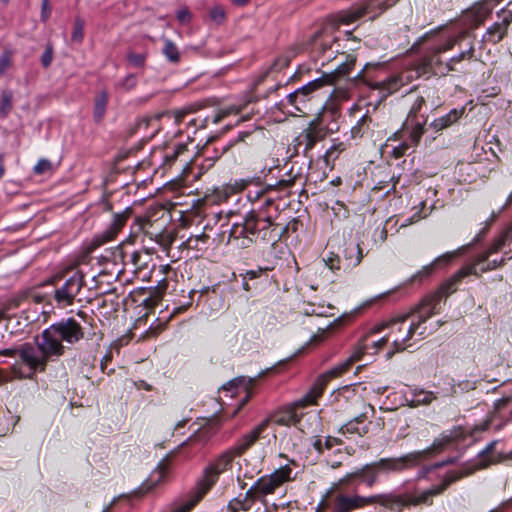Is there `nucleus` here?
Wrapping results in <instances>:
<instances>
[{
	"label": "nucleus",
	"mask_w": 512,
	"mask_h": 512,
	"mask_svg": "<svg viewBox=\"0 0 512 512\" xmlns=\"http://www.w3.org/2000/svg\"><path fill=\"white\" fill-rule=\"evenodd\" d=\"M326 137V131L318 119H314L309 126L295 139L298 148L303 147V154L309 157V152L315 145Z\"/></svg>",
	"instance_id": "nucleus-16"
},
{
	"label": "nucleus",
	"mask_w": 512,
	"mask_h": 512,
	"mask_svg": "<svg viewBox=\"0 0 512 512\" xmlns=\"http://www.w3.org/2000/svg\"><path fill=\"white\" fill-rule=\"evenodd\" d=\"M198 108V105L191 104L175 111H168L162 115V118L179 126L187 116L196 112Z\"/></svg>",
	"instance_id": "nucleus-32"
},
{
	"label": "nucleus",
	"mask_w": 512,
	"mask_h": 512,
	"mask_svg": "<svg viewBox=\"0 0 512 512\" xmlns=\"http://www.w3.org/2000/svg\"><path fill=\"white\" fill-rule=\"evenodd\" d=\"M328 380L323 376L319 375L315 382L312 384L309 391L300 399L295 401V405L298 407L306 408L310 405L316 404L317 400L322 396Z\"/></svg>",
	"instance_id": "nucleus-20"
},
{
	"label": "nucleus",
	"mask_w": 512,
	"mask_h": 512,
	"mask_svg": "<svg viewBox=\"0 0 512 512\" xmlns=\"http://www.w3.org/2000/svg\"><path fill=\"white\" fill-rule=\"evenodd\" d=\"M499 509H501V510L512 509V497L509 500L502 502Z\"/></svg>",
	"instance_id": "nucleus-64"
},
{
	"label": "nucleus",
	"mask_w": 512,
	"mask_h": 512,
	"mask_svg": "<svg viewBox=\"0 0 512 512\" xmlns=\"http://www.w3.org/2000/svg\"><path fill=\"white\" fill-rule=\"evenodd\" d=\"M498 4L496 0H480L475 2L462 13L459 20L462 26L460 30H465L467 36L469 30L478 28L490 17L494 7Z\"/></svg>",
	"instance_id": "nucleus-14"
},
{
	"label": "nucleus",
	"mask_w": 512,
	"mask_h": 512,
	"mask_svg": "<svg viewBox=\"0 0 512 512\" xmlns=\"http://www.w3.org/2000/svg\"><path fill=\"white\" fill-rule=\"evenodd\" d=\"M53 60V49L52 47H47L44 53L41 56V63L42 65L47 68L50 66L51 62Z\"/></svg>",
	"instance_id": "nucleus-53"
},
{
	"label": "nucleus",
	"mask_w": 512,
	"mask_h": 512,
	"mask_svg": "<svg viewBox=\"0 0 512 512\" xmlns=\"http://www.w3.org/2000/svg\"><path fill=\"white\" fill-rule=\"evenodd\" d=\"M167 287H168V282L166 279H162L161 281H159V283L156 287L158 295H162L166 291Z\"/></svg>",
	"instance_id": "nucleus-58"
},
{
	"label": "nucleus",
	"mask_w": 512,
	"mask_h": 512,
	"mask_svg": "<svg viewBox=\"0 0 512 512\" xmlns=\"http://www.w3.org/2000/svg\"><path fill=\"white\" fill-rule=\"evenodd\" d=\"M272 186H255L248 189L247 198L252 208L242 222L234 223L229 230V243L246 248L258 240L276 241L273 235L276 228L275 220L279 216V206L273 196Z\"/></svg>",
	"instance_id": "nucleus-3"
},
{
	"label": "nucleus",
	"mask_w": 512,
	"mask_h": 512,
	"mask_svg": "<svg viewBox=\"0 0 512 512\" xmlns=\"http://www.w3.org/2000/svg\"><path fill=\"white\" fill-rule=\"evenodd\" d=\"M403 397L404 402L410 407L428 405L436 399V396L433 392L412 387H407L403 391Z\"/></svg>",
	"instance_id": "nucleus-21"
},
{
	"label": "nucleus",
	"mask_w": 512,
	"mask_h": 512,
	"mask_svg": "<svg viewBox=\"0 0 512 512\" xmlns=\"http://www.w3.org/2000/svg\"><path fill=\"white\" fill-rule=\"evenodd\" d=\"M55 286L53 298L59 307H67L77 299L85 285V274L80 270H70L53 278Z\"/></svg>",
	"instance_id": "nucleus-12"
},
{
	"label": "nucleus",
	"mask_w": 512,
	"mask_h": 512,
	"mask_svg": "<svg viewBox=\"0 0 512 512\" xmlns=\"http://www.w3.org/2000/svg\"><path fill=\"white\" fill-rule=\"evenodd\" d=\"M361 308H356L352 313L350 314H343L342 316L338 317L335 322L336 323H341L344 319L346 318H351L355 313H358L360 311Z\"/></svg>",
	"instance_id": "nucleus-61"
},
{
	"label": "nucleus",
	"mask_w": 512,
	"mask_h": 512,
	"mask_svg": "<svg viewBox=\"0 0 512 512\" xmlns=\"http://www.w3.org/2000/svg\"><path fill=\"white\" fill-rule=\"evenodd\" d=\"M512 202V195L509 197L507 204ZM512 242V225L505 230L492 245L482 253H480L472 263L463 266L449 279L441 284V286L433 293L427 295L420 302V318L428 320L434 314L439 313L440 303L445 300L450 294L454 293L461 281L469 276H478L481 273L495 269L505 262V258H493L491 256L495 253L501 252L507 244Z\"/></svg>",
	"instance_id": "nucleus-4"
},
{
	"label": "nucleus",
	"mask_w": 512,
	"mask_h": 512,
	"mask_svg": "<svg viewBox=\"0 0 512 512\" xmlns=\"http://www.w3.org/2000/svg\"><path fill=\"white\" fill-rule=\"evenodd\" d=\"M136 386L138 389H144L146 391L152 390V386L150 384H148L147 382H145L144 380H141L138 383H136Z\"/></svg>",
	"instance_id": "nucleus-63"
},
{
	"label": "nucleus",
	"mask_w": 512,
	"mask_h": 512,
	"mask_svg": "<svg viewBox=\"0 0 512 512\" xmlns=\"http://www.w3.org/2000/svg\"><path fill=\"white\" fill-rule=\"evenodd\" d=\"M465 38V30L439 29L427 32L414 44L419 47L421 52L418 61L413 66L389 76L382 82L381 88L392 94L414 79L426 74L446 76L449 72L456 71L457 64L473 58L474 44L470 43L466 50L460 51L447 61H443L441 56L451 51Z\"/></svg>",
	"instance_id": "nucleus-2"
},
{
	"label": "nucleus",
	"mask_w": 512,
	"mask_h": 512,
	"mask_svg": "<svg viewBox=\"0 0 512 512\" xmlns=\"http://www.w3.org/2000/svg\"><path fill=\"white\" fill-rule=\"evenodd\" d=\"M463 114V109H452L446 115L441 116L430 123L435 131H441L455 123Z\"/></svg>",
	"instance_id": "nucleus-34"
},
{
	"label": "nucleus",
	"mask_w": 512,
	"mask_h": 512,
	"mask_svg": "<svg viewBox=\"0 0 512 512\" xmlns=\"http://www.w3.org/2000/svg\"><path fill=\"white\" fill-rule=\"evenodd\" d=\"M185 150V145H178L171 154L167 153L165 158L168 162L174 161L179 154H181Z\"/></svg>",
	"instance_id": "nucleus-55"
},
{
	"label": "nucleus",
	"mask_w": 512,
	"mask_h": 512,
	"mask_svg": "<svg viewBox=\"0 0 512 512\" xmlns=\"http://www.w3.org/2000/svg\"><path fill=\"white\" fill-rule=\"evenodd\" d=\"M164 56L171 63H178L180 60V53L177 46L169 39L164 41V47L162 50Z\"/></svg>",
	"instance_id": "nucleus-40"
},
{
	"label": "nucleus",
	"mask_w": 512,
	"mask_h": 512,
	"mask_svg": "<svg viewBox=\"0 0 512 512\" xmlns=\"http://www.w3.org/2000/svg\"><path fill=\"white\" fill-rule=\"evenodd\" d=\"M371 328L370 331L359 341V343L356 346H360L361 344H367V347L364 349V354L368 352V349L371 347L374 349L373 353H376L379 349H381L387 342L391 340L388 332L385 333L383 336H381L378 339H372L374 335H377L378 333H374Z\"/></svg>",
	"instance_id": "nucleus-33"
},
{
	"label": "nucleus",
	"mask_w": 512,
	"mask_h": 512,
	"mask_svg": "<svg viewBox=\"0 0 512 512\" xmlns=\"http://www.w3.org/2000/svg\"><path fill=\"white\" fill-rule=\"evenodd\" d=\"M327 269L332 273H337L341 270V260L337 254L328 252L311 267V271H314V273L319 272L320 274H324Z\"/></svg>",
	"instance_id": "nucleus-24"
},
{
	"label": "nucleus",
	"mask_w": 512,
	"mask_h": 512,
	"mask_svg": "<svg viewBox=\"0 0 512 512\" xmlns=\"http://www.w3.org/2000/svg\"><path fill=\"white\" fill-rule=\"evenodd\" d=\"M324 334H325V330H323V331L321 332V334L313 335V336L310 338L309 343H311V344H318V343L322 342V341L324 340Z\"/></svg>",
	"instance_id": "nucleus-59"
},
{
	"label": "nucleus",
	"mask_w": 512,
	"mask_h": 512,
	"mask_svg": "<svg viewBox=\"0 0 512 512\" xmlns=\"http://www.w3.org/2000/svg\"><path fill=\"white\" fill-rule=\"evenodd\" d=\"M335 75L333 74H324L321 77L314 79L302 87L298 88L299 93H303L304 96H307L308 100L312 99V94L319 90L320 88L331 85L334 82Z\"/></svg>",
	"instance_id": "nucleus-27"
},
{
	"label": "nucleus",
	"mask_w": 512,
	"mask_h": 512,
	"mask_svg": "<svg viewBox=\"0 0 512 512\" xmlns=\"http://www.w3.org/2000/svg\"><path fill=\"white\" fill-rule=\"evenodd\" d=\"M13 52L5 49L0 55V76H4L12 66Z\"/></svg>",
	"instance_id": "nucleus-44"
},
{
	"label": "nucleus",
	"mask_w": 512,
	"mask_h": 512,
	"mask_svg": "<svg viewBox=\"0 0 512 512\" xmlns=\"http://www.w3.org/2000/svg\"><path fill=\"white\" fill-rule=\"evenodd\" d=\"M1 354L18 358L12 368L20 378H32L36 373L44 371L48 359L53 356L42 348L41 337L37 338V346L25 343L19 348L5 349Z\"/></svg>",
	"instance_id": "nucleus-7"
},
{
	"label": "nucleus",
	"mask_w": 512,
	"mask_h": 512,
	"mask_svg": "<svg viewBox=\"0 0 512 512\" xmlns=\"http://www.w3.org/2000/svg\"><path fill=\"white\" fill-rule=\"evenodd\" d=\"M421 218V216L416 217V214H414L411 218L405 219L403 223H401L400 227H406L416 221H418Z\"/></svg>",
	"instance_id": "nucleus-60"
},
{
	"label": "nucleus",
	"mask_w": 512,
	"mask_h": 512,
	"mask_svg": "<svg viewBox=\"0 0 512 512\" xmlns=\"http://www.w3.org/2000/svg\"><path fill=\"white\" fill-rule=\"evenodd\" d=\"M141 253L138 251H134L131 254H124V262L127 265L129 262L135 267L140 268L142 266L141 263Z\"/></svg>",
	"instance_id": "nucleus-48"
},
{
	"label": "nucleus",
	"mask_w": 512,
	"mask_h": 512,
	"mask_svg": "<svg viewBox=\"0 0 512 512\" xmlns=\"http://www.w3.org/2000/svg\"><path fill=\"white\" fill-rule=\"evenodd\" d=\"M427 320L420 318V303L417 305L411 315H402L392 319L389 322L374 326V333H383L388 330L394 349L387 352V359L391 358L396 352H400L410 347L409 340L418 332L419 339L426 336V328H421Z\"/></svg>",
	"instance_id": "nucleus-6"
},
{
	"label": "nucleus",
	"mask_w": 512,
	"mask_h": 512,
	"mask_svg": "<svg viewBox=\"0 0 512 512\" xmlns=\"http://www.w3.org/2000/svg\"><path fill=\"white\" fill-rule=\"evenodd\" d=\"M171 464L169 456L163 458L156 468L151 472L149 477L142 483V485L133 493L120 495L114 498L108 507H105L102 512H109L111 509H136L137 502L146 493L153 490L157 485L164 483L170 473Z\"/></svg>",
	"instance_id": "nucleus-10"
},
{
	"label": "nucleus",
	"mask_w": 512,
	"mask_h": 512,
	"mask_svg": "<svg viewBox=\"0 0 512 512\" xmlns=\"http://www.w3.org/2000/svg\"><path fill=\"white\" fill-rule=\"evenodd\" d=\"M50 15H51L50 5L49 4H41V14H40L41 20L43 22L48 21V19L50 18Z\"/></svg>",
	"instance_id": "nucleus-57"
},
{
	"label": "nucleus",
	"mask_w": 512,
	"mask_h": 512,
	"mask_svg": "<svg viewBox=\"0 0 512 512\" xmlns=\"http://www.w3.org/2000/svg\"><path fill=\"white\" fill-rule=\"evenodd\" d=\"M335 39L336 38L326 30L319 31L314 35L312 41L313 49L323 55V62L332 59V55L334 53L332 45L335 42Z\"/></svg>",
	"instance_id": "nucleus-22"
},
{
	"label": "nucleus",
	"mask_w": 512,
	"mask_h": 512,
	"mask_svg": "<svg viewBox=\"0 0 512 512\" xmlns=\"http://www.w3.org/2000/svg\"><path fill=\"white\" fill-rule=\"evenodd\" d=\"M208 236L204 233L197 235V236H191L187 239L185 242L186 246L190 249H197L201 250L202 247L199 246V243L205 244L207 241Z\"/></svg>",
	"instance_id": "nucleus-46"
},
{
	"label": "nucleus",
	"mask_w": 512,
	"mask_h": 512,
	"mask_svg": "<svg viewBox=\"0 0 512 512\" xmlns=\"http://www.w3.org/2000/svg\"><path fill=\"white\" fill-rule=\"evenodd\" d=\"M84 26L85 22L82 18L76 17L73 26V32L71 39L73 42L81 43L84 38Z\"/></svg>",
	"instance_id": "nucleus-41"
},
{
	"label": "nucleus",
	"mask_w": 512,
	"mask_h": 512,
	"mask_svg": "<svg viewBox=\"0 0 512 512\" xmlns=\"http://www.w3.org/2000/svg\"><path fill=\"white\" fill-rule=\"evenodd\" d=\"M127 59L134 67H142L146 61V55L130 52L127 56Z\"/></svg>",
	"instance_id": "nucleus-49"
},
{
	"label": "nucleus",
	"mask_w": 512,
	"mask_h": 512,
	"mask_svg": "<svg viewBox=\"0 0 512 512\" xmlns=\"http://www.w3.org/2000/svg\"><path fill=\"white\" fill-rule=\"evenodd\" d=\"M229 506L232 510V512H238L239 510H249L251 507L247 504V503H241L240 501L238 500H235V501H231L229 503Z\"/></svg>",
	"instance_id": "nucleus-54"
},
{
	"label": "nucleus",
	"mask_w": 512,
	"mask_h": 512,
	"mask_svg": "<svg viewBox=\"0 0 512 512\" xmlns=\"http://www.w3.org/2000/svg\"><path fill=\"white\" fill-rule=\"evenodd\" d=\"M308 101L307 96H304L303 93L300 94L299 89H297L286 96L283 105H290L294 107L296 112L304 113Z\"/></svg>",
	"instance_id": "nucleus-36"
},
{
	"label": "nucleus",
	"mask_w": 512,
	"mask_h": 512,
	"mask_svg": "<svg viewBox=\"0 0 512 512\" xmlns=\"http://www.w3.org/2000/svg\"><path fill=\"white\" fill-rule=\"evenodd\" d=\"M337 443L336 438L328 437L324 442V447L326 449H331Z\"/></svg>",
	"instance_id": "nucleus-62"
},
{
	"label": "nucleus",
	"mask_w": 512,
	"mask_h": 512,
	"mask_svg": "<svg viewBox=\"0 0 512 512\" xmlns=\"http://www.w3.org/2000/svg\"><path fill=\"white\" fill-rule=\"evenodd\" d=\"M137 84V78L135 75H127L121 82H119V86L124 88L125 90L133 89Z\"/></svg>",
	"instance_id": "nucleus-51"
},
{
	"label": "nucleus",
	"mask_w": 512,
	"mask_h": 512,
	"mask_svg": "<svg viewBox=\"0 0 512 512\" xmlns=\"http://www.w3.org/2000/svg\"><path fill=\"white\" fill-rule=\"evenodd\" d=\"M367 347V344H361L360 346H355L353 352L351 355L344 360L343 362L335 365L331 369L327 370L325 373H323V376L329 381L332 379L341 377L346 372H348L351 368V366L362 360V357L364 355V349Z\"/></svg>",
	"instance_id": "nucleus-18"
},
{
	"label": "nucleus",
	"mask_w": 512,
	"mask_h": 512,
	"mask_svg": "<svg viewBox=\"0 0 512 512\" xmlns=\"http://www.w3.org/2000/svg\"><path fill=\"white\" fill-rule=\"evenodd\" d=\"M177 19L181 22V23H186L188 22L190 19H191V13L188 11V9L184 8V9H180L178 12H177Z\"/></svg>",
	"instance_id": "nucleus-56"
},
{
	"label": "nucleus",
	"mask_w": 512,
	"mask_h": 512,
	"mask_svg": "<svg viewBox=\"0 0 512 512\" xmlns=\"http://www.w3.org/2000/svg\"><path fill=\"white\" fill-rule=\"evenodd\" d=\"M210 17L213 21L221 23L225 18V12L221 7H214L210 11Z\"/></svg>",
	"instance_id": "nucleus-52"
},
{
	"label": "nucleus",
	"mask_w": 512,
	"mask_h": 512,
	"mask_svg": "<svg viewBox=\"0 0 512 512\" xmlns=\"http://www.w3.org/2000/svg\"><path fill=\"white\" fill-rule=\"evenodd\" d=\"M108 104V94L106 91H101L95 97L93 116L96 122H100L105 113Z\"/></svg>",
	"instance_id": "nucleus-38"
},
{
	"label": "nucleus",
	"mask_w": 512,
	"mask_h": 512,
	"mask_svg": "<svg viewBox=\"0 0 512 512\" xmlns=\"http://www.w3.org/2000/svg\"><path fill=\"white\" fill-rule=\"evenodd\" d=\"M335 75L333 74H324L321 77L314 79L302 87L298 88L299 93H303L304 96H307L308 100L312 99V94L319 90L320 88L331 85L334 82Z\"/></svg>",
	"instance_id": "nucleus-28"
},
{
	"label": "nucleus",
	"mask_w": 512,
	"mask_h": 512,
	"mask_svg": "<svg viewBox=\"0 0 512 512\" xmlns=\"http://www.w3.org/2000/svg\"><path fill=\"white\" fill-rule=\"evenodd\" d=\"M496 15L498 18L497 22L508 29L512 23V12L509 11V9L502 8L496 13Z\"/></svg>",
	"instance_id": "nucleus-47"
},
{
	"label": "nucleus",
	"mask_w": 512,
	"mask_h": 512,
	"mask_svg": "<svg viewBox=\"0 0 512 512\" xmlns=\"http://www.w3.org/2000/svg\"><path fill=\"white\" fill-rule=\"evenodd\" d=\"M496 445L497 441H492L485 449L478 453V458L474 463L457 471H451L441 484L430 489H415L403 493L393 492L370 497H361L346 493L344 486L353 484L357 479L361 480L369 487L377 482L381 472L376 468V462L367 464L363 468L345 475L337 483L333 484L322 499L316 512H321V509H331L333 512H350L372 504H379L390 510L410 509L421 504H431L432 497L442 493L451 483L496 462L498 460V456L494 453Z\"/></svg>",
	"instance_id": "nucleus-1"
},
{
	"label": "nucleus",
	"mask_w": 512,
	"mask_h": 512,
	"mask_svg": "<svg viewBox=\"0 0 512 512\" xmlns=\"http://www.w3.org/2000/svg\"><path fill=\"white\" fill-rule=\"evenodd\" d=\"M365 422L366 415L363 413L344 424L341 427L340 432L342 434H356L359 436L365 435L369 430V426Z\"/></svg>",
	"instance_id": "nucleus-30"
},
{
	"label": "nucleus",
	"mask_w": 512,
	"mask_h": 512,
	"mask_svg": "<svg viewBox=\"0 0 512 512\" xmlns=\"http://www.w3.org/2000/svg\"><path fill=\"white\" fill-rule=\"evenodd\" d=\"M266 373H267V370L261 371L255 377L246 378V377L243 376V377L236 378L234 380H231L229 383L223 385L222 388H223V390L232 391L234 388H238L240 385H243L245 387L246 392H247V395H246L245 399L242 402V405H244L249 400V398L252 395V392L250 390H251L252 386L255 384L256 380L258 378H260V377L265 376Z\"/></svg>",
	"instance_id": "nucleus-25"
},
{
	"label": "nucleus",
	"mask_w": 512,
	"mask_h": 512,
	"mask_svg": "<svg viewBox=\"0 0 512 512\" xmlns=\"http://www.w3.org/2000/svg\"><path fill=\"white\" fill-rule=\"evenodd\" d=\"M13 93L10 90H3L1 92V102H0V115L2 118H6L8 114L11 112L13 107Z\"/></svg>",
	"instance_id": "nucleus-39"
},
{
	"label": "nucleus",
	"mask_w": 512,
	"mask_h": 512,
	"mask_svg": "<svg viewBox=\"0 0 512 512\" xmlns=\"http://www.w3.org/2000/svg\"><path fill=\"white\" fill-rule=\"evenodd\" d=\"M344 270L352 269L360 264L363 258L362 249L358 243L348 242L344 249Z\"/></svg>",
	"instance_id": "nucleus-26"
},
{
	"label": "nucleus",
	"mask_w": 512,
	"mask_h": 512,
	"mask_svg": "<svg viewBox=\"0 0 512 512\" xmlns=\"http://www.w3.org/2000/svg\"><path fill=\"white\" fill-rule=\"evenodd\" d=\"M242 106L239 105H230L227 107L222 108L218 111V113L215 115L213 122L218 123L224 118L228 117L229 115H237L241 112Z\"/></svg>",
	"instance_id": "nucleus-42"
},
{
	"label": "nucleus",
	"mask_w": 512,
	"mask_h": 512,
	"mask_svg": "<svg viewBox=\"0 0 512 512\" xmlns=\"http://www.w3.org/2000/svg\"><path fill=\"white\" fill-rule=\"evenodd\" d=\"M458 436V432L443 435L442 439L435 441L429 450L411 452L397 458H382L376 461V468L380 470L381 474L404 471L419 464L424 456L431 450L437 451L442 449L445 445L454 441Z\"/></svg>",
	"instance_id": "nucleus-11"
},
{
	"label": "nucleus",
	"mask_w": 512,
	"mask_h": 512,
	"mask_svg": "<svg viewBox=\"0 0 512 512\" xmlns=\"http://www.w3.org/2000/svg\"><path fill=\"white\" fill-rule=\"evenodd\" d=\"M238 456L230 449H226L216 456L204 469L202 476L195 487L179 499L178 507L173 512H189L192 510L216 484L219 476L231 470L234 459Z\"/></svg>",
	"instance_id": "nucleus-5"
},
{
	"label": "nucleus",
	"mask_w": 512,
	"mask_h": 512,
	"mask_svg": "<svg viewBox=\"0 0 512 512\" xmlns=\"http://www.w3.org/2000/svg\"><path fill=\"white\" fill-rule=\"evenodd\" d=\"M295 477L292 475L290 464L281 466L270 475L259 478L251 487L249 492L254 491L255 494L268 495L272 494L276 488L280 487L286 482L293 480Z\"/></svg>",
	"instance_id": "nucleus-15"
},
{
	"label": "nucleus",
	"mask_w": 512,
	"mask_h": 512,
	"mask_svg": "<svg viewBox=\"0 0 512 512\" xmlns=\"http://www.w3.org/2000/svg\"><path fill=\"white\" fill-rule=\"evenodd\" d=\"M507 33L508 29L496 21L486 29L482 36V42L495 45L499 43Z\"/></svg>",
	"instance_id": "nucleus-31"
},
{
	"label": "nucleus",
	"mask_w": 512,
	"mask_h": 512,
	"mask_svg": "<svg viewBox=\"0 0 512 512\" xmlns=\"http://www.w3.org/2000/svg\"><path fill=\"white\" fill-rule=\"evenodd\" d=\"M52 169V164L47 159H40L37 164L34 166V173L41 175Z\"/></svg>",
	"instance_id": "nucleus-50"
},
{
	"label": "nucleus",
	"mask_w": 512,
	"mask_h": 512,
	"mask_svg": "<svg viewBox=\"0 0 512 512\" xmlns=\"http://www.w3.org/2000/svg\"><path fill=\"white\" fill-rule=\"evenodd\" d=\"M84 336L81 325L68 318L50 325L41 334V346L46 353L61 356L64 353L63 342L74 344Z\"/></svg>",
	"instance_id": "nucleus-8"
},
{
	"label": "nucleus",
	"mask_w": 512,
	"mask_h": 512,
	"mask_svg": "<svg viewBox=\"0 0 512 512\" xmlns=\"http://www.w3.org/2000/svg\"><path fill=\"white\" fill-rule=\"evenodd\" d=\"M299 409H303V407L296 406L294 402L289 406L276 410L264 420H268V426L271 423L279 426L297 425L302 417V414L298 412Z\"/></svg>",
	"instance_id": "nucleus-17"
},
{
	"label": "nucleus",
	"mask_w": 512,
	"mask_h": 512,
	"mask_svg": "<svg viewBox=\"0 0 512 512\" xmlns=\"http://www.w3.org/2000/svg\"><path fill=\"white\" fill-rule=\"evenodd\" d=\"M397 2L398 0H365L347 11L338 13L335 16V23L348 25L366 15L374 19Z\"/></svg>",
	"instance_id": "nucleus-13"
},
{
	"label": "nucleus",
	"mask_w": 512,
	"mask_h": 512,
	"mask_svg": "<svg viewBox=\"0 0 512 512\" xmlns=\"http://www.w3.org/2000/svg\"><path fill=\"white\" fill-rule=\"evenodd\" d=\"M131 214V208H126L120 213H115L112 222L101 235V243L113 240L117 236V234L122 230V228L126 225L128 219L131 217Z\"/></svg>",
	"instance_id": "nucleus-23"
},
{
	"label": "nucleus",
	"mask_w": 512,
	"mask_h": 512,
	"mask_svg": "<svg viewBox=\"0 0 512 512\" xmlns=\"http://www.w3.org/2000/svg\"><path fill=\"white\" fill-rule=\"evenodd\" d=\"M355 62H356V58L352 55H348L346 57L345 62L338 65V67L335 69V74L337 76L349 75L355 65Z\"/></svg>",
	"instance_id": "nucleus-43"
},
{
	"label": "nucleus",
	"mask_w": 512,
	"mask_h": 512,
	"mask_svg": "<svg viewBox=\"0 0 512 512\" xmlns=\"http://www.w3.org/2000/svg\"><path fill=\"white\" fill-rule=\"evenodd\" d=\"M425 104V99L422 96H418L414 103L412 104L409 113L407 115V118L412 119H422L423 115H419V112L421 111L423 105Z\"/></svg>",
	"instance_id": "nucleus-45"
},
{
	"label": "nucleus",
	"mask_w": 512,
	"mask_h": 512,
	"mask_svg": "<svg viewBox=\"0 0 512 512\" xmlns=\"http://www.w3.org/2000/svg\"><path fill=\"white\" fill-rule=\"evenodd\" d=\"M426 123L425 116H422V119L406 118L401 128L387 138L382 146L384 152L395 159L406 155L410 149L418 146L425 132Z\"/></svg>",
	"instance_id": "nucleus-9"
},
{
	"label": "nucleus",
	"mask_w": 512,
	"mask_h": 512,
	"mask_svg": "<svg viewBox=\"0 0 512 512\" xmlns=\"http://www.w3.org/2000/svg\"><path fill=\"white\" fill-rule=\"evenodd\" d=\"M456 255L455 252H447L437 257L431 264L424 266L412 276V281H421L428 277L436 266L447 265Z\"/></svg>",
	"instance_id": "nucleus-29"
},
{
	"label": "nucleus",
	"mask_w": 512,
	"mask_h": 512,
	"mask_svg": "<svg viewBox=\"0 0 512 512\" xmlns=\"http://www.w3.org/2000/svg\"><path fill=\"white\" fill-rule=\"evenodd\" d=\"M267 428L268 420H262L251 431L245 433L230 449L240 457L255 444Z\"/></svg>",
	"instance_id": "nucleus-19"
},
{
	"label": "nucleus",
	"mask_w": 512,
	"mask_h": 512,
	"mask_svg": "<svg viewBox=\"0 0 512 512\" xmlns=\"http://www.w3.org/2000/svg\"><path fill=\"white\" fill-rule=\"evenodd\" d=\"M373 120L368 114H364L351 128V138H361L367 134L372 126Z\"/></svg>",
	"instance_id": "nucleus-37"
},
{
	"label": "nucleus",
	"mask_w": 512,
	"mask_h": 512,
	"mask_svg": "<svg viewBox=\"0 0 512 512\" xmlns=\"http://www.w3.org/2000/svg\"><path fill=\"white\" fill-rule=\"evenodd\" d=\"M346 150V144L339 139H334L332 145L326 150L323 155V160L326 166H332L334 161L340 156V154Z\"/></svg>",
	"instance_id": "nucleus-35"
}]
</instances>
